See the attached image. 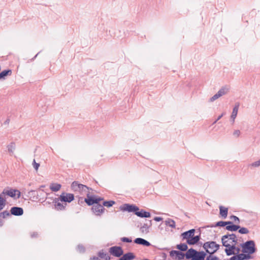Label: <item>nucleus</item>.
<instances>
[{
	"label": "nucleus",
	"mask_w": 260,
	"mask_h": 260,
	"mask_svg": "<svg viewBox=\"0 0 260 260\" xmlns=\"http://www.w3.org/2000/svg\"><path fill=\"white\" fill-rule=\"evenodd\" d=\"M103 198L99 197V198H94V201H95V204H100L99 202L101 201H103Z\"/></svg>",
	"instance_id": "47"
},
{
	"label": "nucleus",
	"mask_w": 260,
	"mask_h": 260,
	"mask_svg": "<svg viewBox=\"0 0 260 260\" xmlns=\"http://www.w3.org/2000/svg\"><path fill=\"white\" fill-rule=\"evenodd\" d=\"M28 194L30 195V196H35L36 195V191L35 190H30L28 192Z\"/></svg>",
	"instance_id": "53"
},
{
	"label": "nucleus",
	"mask_w": 260,
	"mask_h": 260,
	"mask_svg": "<svg viewBox=\"0 0 260 260\" xmlns=\"http://www.w3.org/2000/svg\"><path fill=\"white\" fill-rule=\"evenodd\" d=\"M77 250H78L79 252H80V253H83V252H85V247H84V246H83V245H80H80H78L77 246Z\"/></svg>",
	"instance_id": "39"
},
{
	"label": "nucleus",
	"mask_w": 260,
	"mask_h": 260,
	"mask_svg": "<svg viewBox=\"0 0 260 260\" xmlns=\"http://www.w3.org/2000/svg\"><path fill=\"white\" fill-rule=\"evenodd\" d=\"M230 260H239V259L237 257V255H234V256L231 257L230 258Z\"/></svg>",
	"instance_id": "55"
},
{
	"label": "nucleus",
	"mask_w": 260,
	"mask_h": 260,
	"mask_svg": "<svg viewBox=\"0 0 260 260\" xmlns=\"http://www.w3.org/2000/svg\"><path fill=\"white\" fill-rule=\"evenodd\" d=\"M61 202L71 203L74 200V195L73 193L62 192L59 197Z\"/></svg>",
	"instance_id": "4"
},
{
	"label": "nucleus",
	"mask_w": 260,
	"mask_h": 260,
	"mask_svg": "<svg viewBox=\"0 0 260 260\" xmlns=\"http://www.w3.org/2000/svg\"><path fill=\"white\" fill-rule=\"evenodd\" d=\"M170 255L171 257L176 256V258L178 260H182L184 259L185 254L181 251L177 250H172L170 252Z\"/></svg>",
	"instance_id": "12"
},
{
	"label": "nucleus",
	"mask_w": 260,
	"mask_h": 260,
	"mask_svg": "<svg viewBox=\"0 0 260 260\" xmlns=\"http://www.w3.org/2000/svg\"><path fill=\"white\" fill-rule=\"evenodd\" d=\"M239 232L242 234H247L249 233V231L246 228H241L239 230Z\"/></svg>",
	"instance_id": "38"
},
{
	"label": "nucleus",
	"mask_w": 260,
	"mask_h": 260,
	"mask_svg": "<svg viewBox=\"0 0 260 260\" xmlns=\"http://www.w3.org/2000/svg\"><path fill=\"white\" fill-rule=\"evenodd\" d=\"M120 209L123 211H128L129 212H136V211L139 210V208L134 205H130L128 204H125L120 207Z\"/></svg>",
	"instance_id": "7"
},
{
	"label": "nucleus",
	"mask_w": 260,
	"mask_h": 260,
	"mask_svg": "<svg viewBox=\"0 0 260 260\" xmlns=\"http://www.w3.org/2000/svg\"><path fill=\"white\" fill-rule=\"evenodd\" d=\"M239 260L249 259L251 258V256L249 254L240 253L237 255Z\"/></svg>",
	"instance_id": "28"
},
{
	"label": "nucleus",
	"mask_w": 260,
	"mask_h": 260,
	"mask_svg": "<svg viewBox=\"0 0 260 260\" xmlns=\"http://www.w3.org/2000/svg\"><path fill=\"white\" fill-rule=\"evenodd\" d=\"M135 258V255L132 252H128L121 257L119 260H133Z\"/></svg>",
	"instance_id": "22"
},
{
	"label": "nucleus",
	"mask_w": 260,
	"mask_h": 260,
	"mask_svg": "<svg viewBox=\"0 0 260 260\" xmlns=\"http://www.w3.org/2000/svg\"><path fill=\"white\" fill-rule=\"evenodd\" d=\"M240 250V248L236 247V248L235 250V254H238L239 253Z\"/></svg>",
	"instance_id": "57"
},
{
	"label": "nucleus",
	"mask_w": 260,
	"mask_h": 260,
	"mask_svg": "<svg viewBox=\"0 0 260 260\" xmlns=\"http://www.w3.org/2000/svg\"><path fill=\"white\" fill-rule=\"evenodd\" d=\"M165 223L167 226H169L173 229L176 228V223L175 221L171 218H168L166 220H165Z\"/></svg>",
	"instance_id": "27"
},
{
	"label": "nucleus",
	"mask_w": 260,
	"mask_h": 260,
	"mask_svg": "<svg viewBox=\"0 0 260 260\" xmlns=\"http://www.w3.org/2000/svg\"><path fill=\"white\" fill-rule=\"evenodd\" d=\"M230 218L231 219H233L234 220V221L237 223H240V219L237 217L236 216H235V215H232L231 217H230Z\"/></svg>",
	"instance_id": "43"
},
{
	"label": "nucleus",
	"mask_w": 260,
	"mask_h": 260,
	"mask_svg": "<svg viewBox=\"0 0 260 260\" xmlns=\"http://www.w3.org/2000/svg\"><path fill=\"white\" fill-rule=\"evenodd\" d=\"M194 232L195 230L191 229L183 233L181 235L182 237V240L187 239V240L188 239H190L191 237L194 236Z\"/></svg>",
	"instance_id": "13"
},
{
	"label": "nucleus",
	"mask_w": 260,
	"mask_h": 260,
	"mask_svg": "<svg viewBox=\"0 0 260 260\" xmlns=\"http://www.w3.org/2000/svg\"><path fill=\"white\" fill-rule=\"evenodd\" d=\"M228 239V237L227 236H223L221 238V242L222 243V245L226 248H230L232 250H235L236 248V244H235V243H233L232 245H231L229 242L228 241L226 240V239Z\"/></svg>",
	"instance_id": "9"
},
{
	"label": "nucleus",
	"mask_w": 260,
	"mask_h": 260,
	"mask_svg": "<svg viewBox=\"0 0 260 260\" xmlns=\"http://www.w3.org/2000/svg\"><path fill=\"white\" fill-rule=\"evenodd\" d=\"M219 214L224 219H225L228 215V208L224 207L222 206H220L219 207Z\"/></svg>",
	"instance_id": "20"
},
{
	"label": "nucleus",
	"mask_w": 260,
	"mask_h": 260,
	"mask_svg": "<svg viewBox=\"0 0 260 260\" xmlns=\"http://www.w3.org/2000/svg\"><path fill=\"white\" fill-rule=\"evenodd\" d=\"M38 236L37 232H32L30 234V237L31 238H36Z\"/></svg>",
	"instance_id": "49"
},
{
	"label": "nucleus",
	"mask_w": 260,
	"mask_h": 260,
	"mask_svg": "<svg viewBox=\"0 0 260 260\" xmlns=\"http://www.w3.org/2000/svg\"><path fill=\"white\" fill-rule=\"evenodd\" d=\"M2 196L3 195H7L10 197L14 198L15 197L16 193V189H10V190H6L4 189L3 192L1 193Z\"/></svg>",
	"instance_id": "17"
},
{
	"label": "nucleus",
	"mask_w": 260,
	"mask_h": 260,
	"mask_svg": "<svg viewBox=\"0 0 260 260\" xmlns=\"http://www.w3.org/2000/svg\"><path fill=\"white\" fill-rule=\"evenodd\" d=\"M228 92V88L223 87L221 89H219V90L217 92V94H218L219 97L225 95Z\"/></svg>",
	"instance_id": "31"
},
{
	"label": "nucleus",
	"mask_w": 260,
	"mask_h": 260,
	"mask_svg": "<svg viewBox=\"0 0 260 260\" xmlns=\"http://www.w3.org/2000/svg\"><path fill=\"white\" fill-rule=\"evenodd\" d=\"M219 98H220V97L218 95V94L216 93L215 95H214L212 97H211L210 98V101L212 102L214 101L215 100H217V99H218Z\"/></svg>",
	"instance_id": "46"
},
{
	"label": "nucleus",
	"mask_w": 260,
	"mask_h": 260,
	"mask_svg": "<svg viewBox=\"0 0 260 260\" xmlns=\"http://www.w3.org/2000/svg\"><path fill=\"white\" fill-rule=\"evenodd\" d=\"M225 225H231L233 224L232 221H225Z\"/></svg>",
	"instance_id": "56"
},
{
	"label": "nucleus",
	"mask_w": 260,
	"mask_h": 260,
	"mask_svg": "<svg viewBox=\"0 0 260 260\" xmlns=\"http://www.w3.org/2000/svg\"><path fill=\"white\" fill-rule=\"evenodd\" d=\"M225 252L227 255L230 256L232 254H235V251L234 250H232L230 248H226L225 249Z\"/></svg>",
	"instance_id": "36"
},
{
	"label": "nucleus",
	"mask_w": 260,
	"mask_h": 260,
	"mask_svg": "<svg viewBox=\"0 0 260 260\" xmlns=\"http://www.w3.org/2000/svg\"><path fill=\"white\" fill-rule=\"evenodd\" d=\"M90 192L89 193H87L86 196L87 198H85L84 201L86 203V204L89 205H93L95 204L94 197L90 196Z\"/></svg>",
	"instance_id": "18"
},
{
	"label": "nucleus",
	"mask_w": 260,
	"mask_h": 260,
	"mask_svg": "<svg viewBox=\"0 0 260 260\" xmlns=\"http://www.w3.org/2000/svg\"><path fill=\"white\" fill-rule=\"evenodd\" d=\"M121 241L123 242H127V243H131L132 242V240L131 239H129L126 237H123L121 238Z\"/></svg>",
	"instance_id": "45"
},
{
	"label": "nucleus",
	"mask_w": 260,
	"mask_h": 260,
	"mask_svg": "<svg viewBox=\"0 0 260 260\" xmlns=\"http://www.w3.org/2000/svg\"><path fill=\"white\" fill-rule=\"evenodd\" d=\"M92 211L96 216H101L104 212L105 209L102 204H94L92 207Z\"/></svg>",
	"instance_id": "8"
},
{
	"label": "nucleus",
	"mask_w": 260,
	"mask_h": 260,
	"mask_svg": "<svg viewBox=\"0 0 260 260\" xmlns=\"http://www.w3.org/2000/svg\"><path fill=\"white\" fill-rule=\"evenodd\" d=\"M115 203V202L113 201H104L102 205L103 207L105 206L107 207H112Z\"/></svg>",
	"instance_id": "35"
},
{
	"label": "nucleus",
	"mask_w": 260,
	"mask_h": 260,
	"mask_svg": "<svg viewBox=\"0 0 260 260\" xmlns=\"http://www.w3.org/2000/svg\"><path fill=\"white\" fill-rule=\"evenodd\" d=\"M59 198H55L53 201L54 209L57 211H63L66 210L67 204L64 202L61 203Z\"/></svg>",
	"instance_id": "5"
},
{
	"label": "nucleus",
	"mask_w": 260,
	"mask_h": 260,
	"mask_svg": "<svg viewBox=\"0 0 260 260\" xmlns=\"http://www.w3.org/2000/svg\"><path fill=\"white\" fill-rule=\"evenodd\" d=\"M134 242L136 244L142 245L146 246H149L151 245L148 241L141 238H137L135 239V240H134Z\"/></svg>",
	"instance_id": "16"
},
{
	"label": "nucleus",
	"mask_w": 260,
	"mask_h": 260,
	"mask_svg": "<svg viewBox=\"0 0 260 260\" xmlns=\"http://www.w3.org/2000/svg\"><path fill=\"white\" fill-rule=\"evenodd\" d=\"M240 228V226L238 225L232 224L231 225H227L225 227V229L230 231H236Z\"/></svg>",
	"instance_id": "30"
},
{
	"label": "nucleus",
	"mask_w": 260,
	"mask_h": 260,
	"mask_svg": "<svg viewBox=\"0 0 260 260\" xmlns=\"http://www.w3.org/2000/svg\"><path fill=\"white\" fill-rule=\"evenodd\" d=\"M109 252L111 254L116 256L120 257L123 254L122 248L120 246H113L109 248Z\"/></svg>",
	"instance_id": "6"
},
{
	"label": "nucleus",
	"mask_w": 260,
	"mask_h": 260,
	"mask_svg": "<svg viewBox=\"0 0 260 260\" xmlns=\"http://www.w3.org/2000/svg\"><path fill=\"white\" fill-rule=\"evenodd\" d=\"M11 214L15 216H21L23 214V210L21 207H13L10 210Z\"/></svg>",
	"instance_id": "11"
},
{
	"label": "nucleus",
	"mask_w": 260,
	"mask_h": 260,
	"mask_svg": "<svg viewBox=\"0 0 260 260\" xmlns=\"http://www.w3.org/2000/svg\"><path fill=\"white\" fill-rule=\"evenodd\" d=\"M61 185L59 183H52L50 185V189L54 192H56L60 189Z\"/></svg>",
	"instance_id": "26"
},
{
	"label": "nucleus",
	"mask_w": 260,
	"mask_h": 260,
	"mask_svg": "<svg viewBox=\"0 0 260 260\" xmlns=\"http://www.w3.org/2000/svg\"><path fill=\"white\" fill-rule=\"evenodd\" d=\"M16 145L15 143L11 142L8 146L7 148L8 152L10 153L11 155H12L14 153V151L15 149Z\"/></svg>",
	"instance_id": "29"
},
{
	"label": "nucleus",
	"mask_w": 260,
	"mask_h": 260,
	"mask_svg": "<svg viewBox=\"0 0 260 260\" xmlns=\"http://www.w3.org/2000/svg\"><path fill=\"white\" fill-rule=\"evenodd\" d=\"M90 259V260H101V259L99 257L95 256L91 257Z\"/></svg>",
	"instance_id": "54"
},
{
	"label": "nucleus",
	"mask_w": 260,
	"mask_h": 260,
	"mask_svg": "<svg viewBox=\"0 0 260 260\" xmlns=\"http://www.w3.org/2000/svg\"><path fill=\"white\" fill-rule=\"evenodd\" d=\"M71 188L74 191H78L84 194L89 193L90 190H92L91 188L87 186L79 183L78 181H74L71 184Z\"/></svg>",
	"instance_id": "1"
},
{
	"label": "nucleus",
	"mask_w": 260,
	"mask_h": 260,
	"mask_svg": "<svg viewBox=\"0 0 260 260\" xmlns=\"http://www.w3.org/2000/svg\"><path fill=\"white\" fill-rule=\"evenodd\" d=\"M9 216H10V213L7 210L0 213V217L5 218Z\"/></svg>",
	"instance_id": "37"
},
{
	"label": "nucleus",
	"mask_w": 260,
	"mask_h": 260,
	"mask_svg": "<svg viewBox=\"0 0 260 260\" xmlns=\"http://www.w3.org/2000/svg\"><path fill=\"white\" fill-rule=\"evenodd\" d=\"M6 200L3 198L2 194H0V211H1L6 205Z\"/></svg>",
	"instance_id": "33"
},
{
	"label": "nucleus",
	"mask_w": 260,
	"mask_h": 260,
	"mask_svg": "<svg viewBox=\"0 0 260 260\" xmlns=\"http://www.w3.org/2000/svg\"><path fill=\"white\" fill-rule=\"evenodd\" d=\"M249 166L253 167H258L260 166V159L250 164Z\"/></svg>",
	"instance_id": "42"
},
{
	"label": "nucleus",
	"mask_w": 260,
	"mask_h": 260,
	"mask_svg": "<svg viewBox=\"0 0 260 260\" xmlns=\"http://www.w3.org/2000/svg\"><path fill=\"white\" fill-rule=\"evenodd\" d=\"M239 106H240V104L239 103H236L234 107L233 108L232 115L231 116V118L232 120L233 123L234 122L235 119L237 117L238 112V109L239 108Z\"/></svg>",
	"instance_id": "14"
},
{
	"label": "nucleus",
	"mask_w": 260,
	"mask_h": 260,
	"mask_svg": "<svg viewBox=\"0 0 260 260\" xmlns=\"http://www.w3.org/2000/svg\"><path fill=\"white\" fill-rule=\"evenodd\" d=\"M32 166H33V167L35 169V170L36 171H37L38 170V169L40 165V164L36 162L35 159H34L33 162H32Z\"/></svg>",
	"instance_id": "41"
},
{
	"label": "nucleus",
	"mask_w": 260,
	"mask_h": 260,
	"mask_svg": "<svg viewBox=\"0 0 260 260\" xmlns=\"http://www.w3.org/2000/svg\"><path fill=\"white\" fill-rule=\"evenodd\" d=\"M225 226V221H220L216 222L214 226Z\"/></svg>",
	"instance_id": "44"
},
{
	"label": "nucleus",
	"mask_w": 260,
	"mask_h": 260,
	"mask_svg": "<svg viewBox=\"0 0 260 260\" xmlns=\"http://www.w3.org/2000/svg\"><path fill=\"white\" fill-rule=\"evenodd\" d=\"M224 236H227L228 237V239H226V240L228 241V242L230 244L235 243V244H236L237 243L238 240L237 239V236L234 234H227L225 235Z\"/></svg>",
	"instance_id": "21"
},
{
	"label": "nucleus",
	"mask_w": 260,
	"mask_h": 260,
	"mask_svg": "<svg viewBox=\"0 0 260 260\" xmlns=\"http://www.w3.org/2000/svg\"><path fill=\"white\" fill-rule=\"evenodd\" d=\"M16 196L17 195V198L19 199L20 197V194H21L20 191L17 189H16Z\"/></svg>",
	"instance_id": "52"
},
{
	"label": "nucleus",
	"mask_w": 260,
	"mask_h": 260,
	"mask_svg": "<svg viewBox=\"0 0 260 260\" xmlns=\"http://www.w3.org/2000/svg\"><path fill=\"white\" fill-rule=\"evenodd\" d=\"M3 225V221L1 219H0V227L2 226Z\"/></svg>",
	"instance_id": "59"
},
{
	"label": "nucleus",
	"mask_w": 260,
	"mask_h": 260,
	"mask_svg": "<svg viewBox=\"0 0 260 260\" xmlns=\"http://www.w3.org/2000/svg\"><path fill=\"white\" fill-rule=\"evenodd\" d=\"M197 251L192 248H190L187 250L185 254V256L187 259H193L194 255L196 254Z\"/></svg>",
	"instance_id": "23"
},
{
	"label": "nucleus",
	"mask_w": 260,
	"mask_h": 260,
	"mask_svg": "<svg viewBox=\"0 0 260 260\" xmlns=\"http://www.w3.org/2000/svg\"><path fill=\"white\" fill-rule=\"evenodd\" d=\"M219 247V245L216 244V243L214 241L207 242L205 243L203 245V247L206 250V252L210 254L216 252Z\"/></svg>",
	"instance_id": "3"
},
{
	"label": "nucleus",
	"mask_w": 260,
	"mask_h": 260,
	"mask_svg": "<svg viewBox=\"0 0 260 260\" xmlns=\"http://www.w3.org/2000/svg\"><path fill=\"white\" fill-rule=\"evenodd\" d=\"M224 115V113H222L220 115H219L217 119L213 123H215L217 122V121H218L223 115Z\"/></svg>",
	"instance_id": "50"
},
{
	"label": "nucleus",
	"mask_w": 260,
	"mask_h": 260,
	"mask_svg": "<svg viewBox=\"0 0 260 260\" xmlns=\"http://www.w3.org/2000/svg\"><path fill=\"white\" fill-rule=\"evenodd\" d=\"M177 248L181 251H186L187 249V245L185 243L177 245Z\"/></svg>",
	"instance_id": "34"
},
{
	"label": "nucleus",
	"mask_w": 260,
	"mask_h": 260,
	"mask_svg": "<svg viewBox=\"0 0 260 260\" xmlns=\"http://www.w3.org/2000/svg\"><path fill=\"white\" fill-rule=\"evenodd\" d=\"M206 260H219V258L216 256H213L210 254V255L207 257Z\"/></svg>",
	"instance_id": "40"
},
{
	"label": "nucleus",
	"mask_w": 260,
	"mask_h": 260,
	"mask_svg": "<svg viewBox=\"0 0 260 260\" xmlns=\"http://www.w3.org/2000/svg\"><path fill=\"white\" fill-rule=\"evenodd\" d=\"M200 239V236H192L191 237L190 239H188L187 240V243L189 245H194L196 243H197Z\"/></svg>",
	"instance_id": "24"
},
{
	"label": "nucleus",
	"mask_w": 260,
	"mask_h": 260,
	"mask_svg": "<svg viewBox=\"0 0 260 260\" xmlns=\"http://www.w3.org/2000/svg\"><path fill=\"white\" fill-rule=\"evenodd\" d=\"M135 214L140 217H150L151 216L149 212L145 211L143 209H141L140 211L138 210L136 211Z\"/></svg>",
	"instance_id": "15"
},
{
	"label": "nucleus",
	"mask_w": 260,
	"mask_h": 260,
	"mask_svg": "<svg viewBox=\"0 0 260 260\" xmlns=\"http://www.w3.org/2000/svg\"><path fill=\"white\" fill-rule=\"evenodd\" d=\"M206 253L203 252H198L197 251L196 254L194 255L193 259L191 260H205Z\"/></svg>",
	"instance_id": "19"
},
{
	"label": "nucleus",
	"mask_w": 260,
	"mask_h": 260,
	"mask_svg": "<svg viewBox=\"0 0 260 260\" xmlns=\"http://www.w3.org/2000/svg\"><path fill=\"white\" fill-rule=\"evenodd\" d=\"M152 225L151 220H148L140 228V231L142 234H147L149 232V229Z\"/></svg>",
	"instance_id": "10"
},
{
	"label": "nucleus",
	"mask_w": 260,
	"mask_h": 260,
	"mask_svg": "<svg viewBox=\"0 0 260 260\" xmlns=\"http://www.w3.org/2000/svg\"><path fill=\"white\" fill-rule=\"evenodd\" d=\"M37 55H38V54L37 55H36V56H35V58L36 57V56H37Z\"/></svg>",
	"instance_id": "60"
},
{
	"label": "nucleus",
	"mask_w": 260,
	"mask_h": 260,
	"mask_svg": "<svg viewBox=\"0 0 260 260\" xmlns=\"http://www.w3.org/2000/svg\"><path fill=\"white\" fill-rule=\"evenodd\" d=\"M10 122V119H7L4 122V124H5V125H8L9 124Z\"/></svg>",
	"instance_id": "58"
},
{
	"label": "nucleus",
	"mask_w": 260,
	"mask_h": 260,
	"mask_svg": "<svg viewBox=\"0 0 260 260\" xmlns=\"http://www.w3.org/2000/svg\"><path fill=\"white\" fill-rule=\"evenodd\" d=\"M154 220L156 221H160L162 220V218L160 217H155Z\"/></svg>",
	"instance_id": "51"
},
{
	"label": "nucleus",
	"mask_w": 260,
	"mask_h": 260,
	"mask_svg": "<svg viewBox=\"0 0 260 260\" xmlns=\"http://www.w3.org/2000/svg\"><path fill=\"white\" fill-rule=\"evenodd\" d=\"M234 136L238 137L240 135V131L239 130H235L233 133Z\"/></svg>",
	"instance_id": "48"
},
{
	"label": "nucleus",
	"mask_w": 260,
	"mask_h": 260,
	"mask_svg": "<svg viewBox=\"0 0 260 260\" xmlns=\"http://www.w3.org/2000/svg\"><path fill=\"white\" fill-rule=\"evenodd\" d=\"M98 255L101 258L104 259L105 260H110L111 258L110 256L108 255V254L104 251V250L100 251L98 253Z\"/></svg>",
	"instance_id": "25"
},
{
	"label": "nucleus",
	"mask_w": 260,
	"mask_h": 260,
	"mask_svg": "<svg viewBox=\"0 0 260 260\" xmlns=\"http://www.w3.org/2000/svg\"><path fill=\"white\" fill-rule=\"evenodd\" d=\"M11 74L12 71L11 70H4L0 73V79L7 75H10Z\"/></svg>",
	"instance_id": "32"
},
{
	"label": "nucleus",
	"mask_w": 260,
	"mask_h": 260,
	"mask_svg": "<svg viewBox=\"0 0 260 260\" xmlns=\"http://www.w3.org/2000/svg\"><path fill=\"white\" fill-rule=\"evenodd\" d=\"M242 252L247 253L249 255L254 253L256 249L255 248V243L253 241H248L242 245Z\"/></svg>",
	"instance_id": "2"
}]
</instances>
